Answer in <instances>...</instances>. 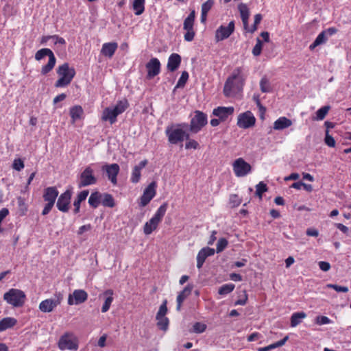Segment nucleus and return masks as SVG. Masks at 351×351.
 <instances>
[{
  "label": "nucleus",
  "instance_id": "3c124183",
  "mask_svg": "<svg viewBox=\"0 0 351 351\" xmlns=\"http://www.w3.org/2000/svg\"><path fill=\"white\" fill-rule=\"evenodd\" d=\"M327 287L328 288L333 289L337 292L347 293L349 290L348 287L340 286V285H335V284H328V285H327Z\"/></svg>",
  "mask_w": 351,
  "mask_h": 351
},
{
  "label": "nucleus",
  "instance_id": "5701e85b",
  "mask_svg": "<svg viewBox=\"0 0 351 351\" xmlns=\"http://www.w3.org/2000/svg\"><path fill=\"white\" fill-rule=\"evenodd\" d=\"M58 191L54 186L47 187L45 189L43 198L44 200L49 202L55 203L56 199L58 195Z\"/></svg>",
  "mask_w": 351,
  "mask_h": 351
},
{
  "label": "nucleus",
  "instance_id": "8fccbe9b",
  "mask_svg": "<svg viewBox=\"0 0 351 351\" xmlns=\"http://www.w3.org/2000/svg\"><path fill=\"white\" fill-rule=\"evenodd\" d=\"M186 140L187 141V142L185 144V148L186 149H196L198 148L199 143L196 141H195L193 139H191L189 135V139H186Z\"/></svg>",
  "mask_w": 351,
  "mask_h": 351
},
{
  "label": "nucleus",
  "instance_id": "79ce46f5",
  "mask_svg": "<svg viewBox=\"0 0 351 351\" xmlns=\"http://www.w3.org/2000/svg\"><path fill=\"white\" fill-rule=\"evenodd\" d=\"M262 19L263 16L261 14H256L254 16V22L253 25L250 28L248 27L246 31L250 33H254V32H256L257 30V25L261 23Z\"/></svg>",
  "mask_w": 351,
  "mask_h": 351
},
{
  "label": "nucleus",
  "instance_id": "4d7b16f0",
  "mask_svg": "<svg viewBox=\"0 0 351 351\" xmlns=\"http://www.w3.org/2000/svg\"><path fill=\"white\" fill-rule=\"evenodd\" d=\"M206 328V326L204 324L200 322H196L193 325V331L197 333L203 332Z\"/></svg>",
  "mask_w": 351,
  "mask_h": 351
},
{
  "label": "nucleus",
  "instance_id": "c03bdc74",
  "mask_svg": "<svg viewBox=\"0 0 351 351\" xmlns=\"http://www.w3.org/2000/svg\"><path fill=\"white\" fill-rule=\"evenodd\" d=\"M256 195H258L261 199L262 198L263 193L267 191V185L263 182H260L256 186Z\"/></svg>",
  "mask_w": 351,
  "mask_h": 351
},
{
  "label": "nucleus",
  "instance_id": "6ab92c4d",
  "mask_svg": "<svg viewBox=\"0 0 351 351\" xmlns=\"http://www.w3.org/2000/svg\"><path fill=\"white\" fill-rule=\"evenodd\" d=\"M118 115V113L115 112L112 107H108L102 112L101 120L108 121L111 125H112L117 121V117Z\"/></svg>",
  "mask_w": 351,
  "mask_h": 351
},
{
  "label": "nucleus",
  "instance_id": "393cba45",
  "mask_svg": "<svg viewBox=\"0 0 351 351\" xmlns=\"http://www.w3.org/2000/svg\"><path fill=\"white\" fill-rule=\"evenodd\" d=\"M118 47L117 43H106L102 45L101 53L108 57H112Z\"/></svg>",
  "mask_w": 351,
  "mask_h": 351
},
{
  "label": "nucleus",
  "instance_id": "ddd939ff",
  "mask_svg": "<svg viewBox=\"0 0 351 351\" xmlns=\"http://www.w3.org/2000/svg\"><path fill=\"white\" fill-rule=\"evenodd\" d=\"M234 31V21H231L228 26L221 25L216 31L215 38L217 41L228 38Z\"/></svg>",
  "mask_w": 351,
  "mask_h": 351
},
{
  "label": "nucleus",
  "instance_id": "cd10ccee",
  "mask_svg": "<svg viewBox=\"0 0 351 351\" xmlns=\"http://www.w3.org/2000/svg\"><path fill=\"white\" fill-rule=\"evenodd\" d=\"M195 18V12L192 10L184 21L183 28L184 30H194L193 25Z\"/></svg>",
  "mask_w": 351,
  "mask_h": 351
},
{
  "label": "nucleus",
  "instance_id": "c85d7f7f",
  "mask_svg": "<svg viewBox=\"0 0 351 351\" xmlns=\"http://www.w3.org/2000/svg\"><path fill=\"white\" fill-rule=\"evenodd\" d=\"M16 323L13 317H5L0 321V332L4 331L14 326Z\"/></svg>",
  "mask_w": 351,
  "mask_h": 351
},
{
  "label": "nucleus",
  "instance_id": "864d4df0",
  "mask_svg": "<svg viewBox=\"0 0 351 351\" xmlns=\"http://www.w3.org/2000/svg\"><path fill=\"white\" fill-rule=\"evenodd\" d=\"M324 141L325 143L330 147H334L335 146V141L334 138L329 134L328 130H326V132Z\"/></svg>",
  "mask_w": 351,
  "mask_h": 351
},
{
  "label": "nucleus",
  "instance_id": "680f3d73",
  "mask_svg": "<svg viewBox=\"0 0 351 351\" xmlns=\"http://www.w3.org/2000/svg\"><path fill=\"white\" fill-rule=\"evenodd\" d=\"M318 265H319L320 269L324 271H328L330 269V265L328 262L319 261Z\"/></svg>",
  "mask_w": 351,
  "mask_h": 351
},
{
  "label": "nucleus",
  "instance_id": "4468645a",
  "mask_svg": "<svg viewBox=\"0 0 351 351\" xmlns=\"http://www.w3.org/2000/svg\"><path fill=\"white\" fill-rule=\"evenodd\" d=\"M88 294L82 289H76L73 293L69 294L68 298V304L69 305H77L83 303L87 300Z\"/></svg>",
  "mask_w": 351,
  "mask_h": 351
},
{
  "label": "nucleus",
  "instance_id": "de8ad7c7",
  "mask_svg": "<svg viewBox=\"0 0 351 351\" xmlns=\"http://www.w3.org/2000/svg\"><path fill=\"white\" fill-rule=\"evenodd\" d=\"M228 245V241L224 238L219 239L217 243L216 251L217 253L222 252Z\"/></svg>",
  "mask_w": 351,
  "mask_h": 351
},
{
  "label": "nucleus",
  "instance_id": "1a4fd4ad",
  "mask_svg": "<svg viewBox=\"0 0 351 351\" xmlns=\"http://www.w3.org/2000/svg\"><path fill=\"white\" fill-rule=\"evenodd\" d=\"M97 182V178L93 174V170L90 167H87L80 174V180L78 183V187L82 188L89 185L95 184Z\"/></svg>",
  "mask_w": 351,
  "mask_h": 351
},
{
  "label": "nucleus",
  "instance_id": "f8f14e48",
  "mask_svg": "<svg viewBox=\"0 0 351 351\" xmlns=\"http://www.w3.org/2000/svg\"><path fill=\"white\" fill-rule=\"evenodd\" d=\"M156 182H152L144 190L139 203L141 206L144 207L147 206L156 195Z\"/></svg>",
  "mask_w": 351,
  "mask_h": 351
},
{
  "label": "nucleus",
  "instance_id": "20e7f679",
  "mask_svg": "<svg viewBox=\"0 0 351 351\" xmlns=\"http://www.w3.org/2000/svg\"><path fill=\"white\" fill-rule=\"evenodd\" d=\"M57 73L59 79L55 84L56 87H64L71 83L75 71L73 67H58Z\"/></svg>",
  "mask_w": 351,
  "mask_h": 351
},
{
  "label": "nucleus",
  "instance_id": "412c9836",
  "mask_svg": "<svg viewBox=\"0 0 351 351\" xmlns=\"http://www.w3.org/2000/svg\"><path fill=\"white\" fill-rule=\"evenodd\" d=\"M193 289V285H188L184 287V289L179 293L177 296V311H180L181 308L182 304L183 301L191 294Z\"/></svg>",
  "mask_w": 351,
  "mask_h": 351
},
{
  "label": "nucleus",
  "instance_id": "dca6fc26",
  "mask_svg": "<svg viewBox=\"0 0 351 351\" xmlns=\"http://www.w3.org/2000/svg\"><path fill=\"white\" fill-rule=\"evenodd\" d=\"M71 197V192L69 190L61 194L58 199L56 206L62 212H67Z\"/></svg>",
  "mask_w": 351,
  "mask_h": 351
},
{
  "label": "nucleus",
  "instance_id": "f704fd0d",
  "mask_svg": "<svg viewBox=\"0 0 351 351\" xmlns=\"http://www.w3.org/2000/svg\"><path fill=\"white\" fill-rule=\"evenodd\" d=\"M129 104L126 99L121 100L117 103V104L112 107L118 114H122L128 107Z\"/></svg>",
  "mask_w": 351,
  "mask_h": 351
},
{
  "label": "nucleus",
  "instance_id": "f3484780",
  "mask_svg": "<svg viewBox=\"0 0 351 351\" xmlns=\"http://www.w3.org/2000/svg\"><path fill=\"white\" fill-rule=\"evenodd\" d=\"M234 108L232 106H219L213 111V114L217 117L221 121H226L229 116L233 114Z\"/></svg>",
  "mask_w": 351,
  "mask_h": 351
},
{
  "label": "nucleus",
  "instance_id": "c756f323",
  "mask_svg": "<svg viewBox=\"0 0 351 351\" xmlns=\"http://www.w3.org/2000/svg\"><path fill=\"white\" fill-rule=\"evenodd\" d=\"M306 317L304 312H297L292 314L291 317V326L295 327L302 322V320Z\"/></svg>",
  "mask_w": 351,
  "mask_h": 351
},
{
  "label": "nucleus",
  "instance_id": "e433bc0d",
  "mask_svg": "<svg viewBox=\"0 0 351 351\" xmlns=\"http://www.w3.org/2000/svg\"><path fill=\"white\" fill-rule=\"evenodd\" d=\"M82 113L83 110L82 107L80 106H75L71 108L70 110V115L73 122L75 121L77 119H79L81 117Z\"/></svg>",
  "mask_w": 351,
  "mask_h": 351
},
{
  "label": "nucleus",
  "instance_id": "4c0bfd02",
  "mask_svg": "<svg viewBox=\"0 0 351 351\" xmlns=\"http://www.w3.org/2000/svg\"><path fill=\"white\" fill-rule=\"evenodd\" d=\"M167 209V204L164 203L158 208V209L157 210L156 213H155V215H154V217L152 218H154L156 220H157L158 221L160 222L162 217L165 215Z\"/></svg>",
  "mask_w": 351,
  "mask_h": 351
},
{
  "label": "nucleus",
  "instance_id": "a878e982",
  "mask_svg": "<svg viewBox=\"0 0 351 351\" xmlns=\"http://www.w3.org/2000/svg\"><path fill=\"white\" fill-rule=\"evenodd\" d=\"M292 121L285 117H281L278 119L274 123V129L276 130H282L290 127Z\"/></svg>",
  "mask_w": 351,
  "mask_h": 351
},
{
  "label": "nucleus",
  "instance_id": "a18cd8bd",
  "mask_svg": "<svg viewBox=\"0 0 351 351\" xmlns=\"http://www.w3.org/2000/svg\"><path fill=\"white\" fill-rule=\"evenodd\" d=\"M207 258L206 255H205L204 250H200L197 256V268H201Z\"/></svg>",
  "mask_w": 351,
  "mask_h": 351
},
{
  "label": "nucleus",
  "instance_id": "09e8293b",
  "mask_svg": "<svg viewBox=\"0 0 351 351\" xmlns=\"http://www.w3.org/2000/svg\"><path fill=\"white\" fill-rule=\"evenodd\" d=\"M315 322L316 324L321 326L331 323V320L326 316H317Z\"/></svg>",
  "mask_w": 351,
  "mask_h": 351
},
{
  "label": "nucleus",
  "instance_id": "bf43d9fd",
  "mask_svg": "<svg viewBox=\"0 0 351 351\" xmlns=\"http://www.w3.org/2000/svg\"><path fill=\"white\" fill-rule=\"evenodd\" d=\"M195 32L194 30H186L184 38L186 41L190 42L194 39Z\"/></svg>",
  "mask_w": 351,
  "mask_h": 351
},
{
  "label": "nucleus",
  "instance_id": "39448f33",
  "mask_svg": "<svg viewBox=\"0 0 351 351\" xmlns=\"http://www.w3.org/2000/svg\"><path fill=\"white\" fill-rule=\"evenodd\" d=\"M58 348L61 350H77L78 343L76 337L71 332H66L62 335L58 341Z\"/></svg>",
  "mask_w": 351,
  "mask_h": 351
},
{
  "label": "nucleus",
  "instance_id": "603ef678",
  "mask_svg": "<svg viewBox=\"0 0 351 351\" xmlns=\"http://www.w3.org/2000/svg\"><path fill=\"white\" fill-rule=\"evenodd\" d=\"M215 3L214 0H207L202 5L201 11L208 13Z\"/></svg>",
  "mask_w": 351,
  "mask_h": 351
},
{
  "label": "nucleus",
  "instance_id": "a211bd4d",
  "mask_svg": "<svg viewBox=\"0 0 351 351\" xmlns=\"http://www.w3.org/2000/svg\"><path fill=\"white\" fill-rule=\"evenodd\" d=\"M119 169V166L116 163L106 165L102 167V170L106 171L108 179L113 184H116L117 182V176Z\"/></svg>",
  "mask_w": 351,
  "mask_h": 351
},
{
  "label": "nucleus",
  "instance_id": "c9c22d12",
  "mask_svg": "<svg viewBox=\"0 0 351 351\" xmlns=\"http://www.w3.org/2000/svg\"><path fill=\"white\" fill-rule=\"evenodd\" d=\"M101 203L104 206L112 208L114 206V202L112 196L108 193L101 194Z\"/></svg>",
  "mask_w": 351,
  "mask_h": 351
},
{
  "label": "nucleus",
  "instance_id": "5fc2aeb1",
  "mask_svg": "<svg viewBox=\"0 0 351 351\" xmlns=\"http://www.w3.org/2000/svg\"><path fill=\"white\" fill-rule=\"evenodd\" d=\"M262 45H263V43H262L261 40L259 38H258L256 44L255 45V46L254 47L253 50H252V53L255 56H257L261 54V50H262Z\"/></svg>",
  "mask_w": 351,
  "mask_h": 351
},
{
  "label": "nucleus",
  "instance_id": "ea45409f",
  "mask_svg": "<svg viewBox=\"0 0 351 351\" xmlns=\"http://www.w3.org/2000/svg\"><path fill=\"white\" fill-rule=\"evenodd\" d=\"M181 62V57L178 53H172L168 60L167 66H179Z\"/></svg>",
  "mask_w": 351,
  "mask_h": 351
},
{
  "label": "nucleus",
  "instance_id": "473e14b6",
  "mask_svg": "<svg viewBox=\"0 0 351 351\" xmlns=\"http://www.w3.org/2000/svg\"><path fill=\"white\" fill-rule=\"evenodd\" d=\"M101 193L95 192L91 193L88 198V204L93 208H97L101 203Z\"/></svg>",
  "mask_w": 351,
  "mask_h": 351
},
{
  "label": "nucleus",
  "instance_id": "423d86ee",
  "mask_svg": "<svg viewBox=\"0 0 351 351\" xmlns=\"http://www.w3.org/2000/svg\"><path fill=\"white\" fill-rule=\"evenodd\" d=\"M207 116L205 113L196 110L195 115L190 121L189 130L192 133L196 134L207 124Z\"/></svg>",
  "mask_w": 351,
  "mask_h": 351
},
{
  "label": "nucleus",
  "instance_id": "0e129e2a",
  "mask_svg": "<svg viewBox=\"0 0 351 351\" xmlns=\"http://www.w3.org/2000/svg\"><path fill=\"white\" fill-rule=\"evenodd\" d=\"M261 337V334H259L258 332H254V333L251 334L250 336H248L247 341H256V340L260 339Z\"/></svg>",
  "mask_w": 351,
  "mask_h": 351
},
{
  "label": "nucleus",
  "instance_id": "9b49d317",
  "mask_svg": "<svg viewBox=\"0 0 351 351\" xmlns=\"http://www.w3.org/2000/svg\"><path fill=\"white\" fill-rule=\"evenodd\" d=\"M256 119L250 111L240 114L237 118V125L240 128L247 129L255 125Z\"/></svg>",
  "mask_w": 351,
  "mask_h": 351
},
{
  "label": "nucleus",
  "instance_id": "13d9d810",
  "mask_svg": "<svg viewBox=\"0 0 351 351\" xmlns=\"http://www.w3.org/2000/svg\"><path fill=\"white\" fill-rule=\"evenodd\" d=\"M13 168L16 171H21L24 168V163L21 159H15L13 162Z\"/></svg>",
  "mask_w": 351,
  "mask_h": 351
},
{
  "label": "nucleus",
  "instance_id": "052dcab7",
  "mask_svg": "<svg viewBox=\"0 0 351 351\" xmlns=\"http://www.w3.org/2000/svg\"><path fill=\"white\" fill-rule=\"evenodd\" d=\"M230 204H232V206L233 207L237 206L241 204V199L237 195H231L230 198Z\"/></svg>",
  "mask_w": 351,
  "mask_h": 351
},
{
  "label": "nucleus",
  "instance_id": "72a5a7b5",
  "mask_svg": "<svg viewBox=\"0 0 351 351\" xmlns=\"http://www.w3.org/2000/svg\"><path fill=\"white\" fill-rule=\"evenodd\" d=\"M327 38L326 37L325 32H322L318 34L314 42L310 45L311 49H315L316 47L324 44L326 42Z\"/></svg>",
  "mask_w": 351,
  "mask_h": 351
},
{
  "label": "nucleus",
  "instance_id": "338daca9",
  "mask_svg": "<svg viewBox=\"0 0 351 351\" xmlns=\"http://www.w3.org/2000/svg\"><path fill=\"white\" fill-rule=\"evenodd\" d=\"M300 178V175L298 173H292L289 176L285 178V181L288 180H297Z\"/></svg>",
  "mask_w": 351,
  "mask_h": 351
},
{
  "label": "nucleus",
  "instance_id": "6e6552de",
  "mask_svg": "<svg viewBox=\"0 0 351 351\" xmlns=\"http://www.w3.org/2000/svg\"><path fill=\"white\" fill-rule=\"evenodd\" d=\"M167 303L166 300L163 301L156 317L158 327L164 331L167 330L169 326V319L165 316L167 313Z\"/></svg>",
  "mask_w": 351,
  "mask_h": 351
},
{
  "label": "nucleus",
  "instance_id": "aec40b11",
  "mask_svg": "<svg viewBox=\"0 0 351 351\" xmlns=\"http://www.w3.org/2000/svg\"><path fill=\"white\" fill-rule=\"evenodd\" d=\"M147 164V160H144L139 162L138 165H136L132 170L131 175V182L133 183H137L139 182L141 178V171Z\"/></svg>",
  "mask_w": 351,
  "mask_h": 351
},
{
  "label": "nucleus",
  "instance_id": "7c9ffc66",
  "mask_svg": "<svg viewBox=\"0 0 351 351\" xmlns=\"http://www.w3.org/2000/svg\"><path fill=\"white\" fill-rule=\"evenodd\" d=\"M145 0H134L132 3V9L135 15H141L145 11Z\"/></svg>",
  "mask_w": 351,
  "mask_h": 351
},
{
  "label": "nucleus",
  "instance_id": "774afa93",
  "mask_svg": "<svg viewBox=\"0 0 351 351\" xmlns=\"http://www.w3.org/2000/svg\"><path fill=\"white\" fill-rule=\"evenodd\" d=\"M107 335L106 334L103 335L98 341V346L100 348H104L106 346V341Z\"/></svg>",
  "mask_w": 351,
  "mask_h": 351
},
{
  "label": "nucleus",
  "instance_id": "bb28decb",
  "mask_svg": "<svg viewBox=\"0 0 351 351\" xmlns=\"http://www.w3.org/2000/svg\"><path fill=\"white\" fill-rule=\"evenodd\" d=\"M89 192L88 190H84L81 191L77 199L73 202V206H75L74 213H77L80 211V204L82 201L85 200L88 195Z\"/></svg>",
  "mask_w": 351,
  "mask_h": 351
},
{
  "label": "nucleus",
  "instance_id": "a19ab883",
  "mask_svg": "<svg viewBox=\"0 0 351 351\" xmlns=\"http://www.w3.org/2000/svg\"><path fill=\"white\" fill-rule=\"evenodd\" d=\"M234 287L235 286L234 284H226L219 289L218 293L220 295H226L231 293L234 290Z\"/></svg>",
  "mask_w": 351,
  "mask_h": 351
},
{
  "label": "nucleus",
  "instance_id": "37998d69",
  "mask_svg": "<svg viewBox=\"0 0 351 351\" xmlns=\"http://www.w3.org/2000/svg\"><path fill=\"white\" fill-rule=\"evenodd\" d=\"M189 78V74L186 71L182 72L180 79L178 80L176 88H182L184 86Z\"/></svg>",
  "mask_w": 351,
  "mask_h": 351
},
{
  "label": "nucleus",
  "instance_id": "9d476101",
  "mask_svg": "<svg viewBox=\"0 0 351 351\" xmlns=\"http://www.w3.org/2000/svg\"><path fill=\"white\" fill-rule=\"evenodd\" d=\"M233 171L237 177L245 176L251 171V165L243 158L237 159L233 163Z\"/></svg>",
  "mask_w": 351,
  "mask_h": 351
},
{
  "label": "nucleus",
  "instance_id": "2eb2a0df",
  "mask_svg": "<svg viewBox=\"0 0 351 351\" xmlns=\"http://www.w3.org/2000/svg\"><path fill=\"white\" fill-rule=\"evenodd\" d=\"M46 57L49 58V61L45 66H55L56 59L51 49L48 48H43L38 50L35 54V58L37 60H43Z\"/></svg>",
  "mask_w": 351,
  "mask_h": 351
},
{
  "label": "nucleus",
  "instance_id": "58836bf2",
  "mask_svg": "<svg viewBox=\"0 0 351 351\" xmlns=\"http://www.w3.org/2000/svg\"><path fill=\"white\" fill-rule=\"evenodd\" d=\"M329 110L330 107L328 106L322 107L316 112V117L314 119L317 121L323 120L328 114Z\"/></svg>",
  "mask_w": 351,
  "mask_h": 351
},
{
  "label": "nucleus",
  "instance_id": "7ed1b4c3",
  "mask_svg": "<svg viewBox=\"0 0 351 351\" xmlns=\"http://www.w3.org/2000/svg\"><path fill=\"white\" fill-rule=\"evenodd\" d=\"M3 299L14 307L22 306L25 303V293L17 289H11L3 295Z\"/></svg>",
  "mask_w": 351,
  "mask_h": 351
},
{
  "label": "nucleus",
  "instance_id": "e2e57ef3",
  "mask_svg": "<svg viewBox=\"0 0 351 351\" xmlns=\"http://www.w3.org/2000/svg\"><path fill=\"white\" fill-rule=\"evenodd\" d=\"M53 205H54L53 203L47 202V204L45 205V206L42 212V214L43 215H47L50 212L51 208H53Z\"/></svg>",
  "mask_w": 351,
  "mask_h": 351
},
{
  "label": "nucleus",
  "instance_id": "4be33fe9",
  "mask_svg": "<svg viewBox=\"0 0 351 351\" xmlns=\"http://www.w3.org/2000/svg\"><path fill=\"white\" fill-rule=\"evenodd\" d=\"M240 12L241 18L243 24V27L245 30L248 28V19L250 16V11L246 4L240 3L238 6Z\"/></svg>",
  "mask_w": 351,
  "mask_h": 351
},
{
  "label": "nucleus",
  "instance_id": "f257e3e1",
  "mask_svg": "<svg viewBox=\"0 0 351 351\" xmlns=\"http://www.w3.org/2000/svg\"><path fill=\"white\" fill-rule=\"evenodd\" d=\"M246 74L240 68L235 69L232 75L227 79L223 93L226 97H233L243 89Z\"/></svg>",
  "mask_w": 351,
  "mask_h": 351
},
{
  "label": "nucleus",
  "instance_id": "6e6d98bb",
  "mask_svg": "<svg viewBox=\"0 0 351 351\" xmlns=\"http://www.w3.org/2000/svg\"><path fill=\"white\" fill-rule=\"evenodd\" d=\"M160 73V67H148L147 77L151 79Z\"/></svg>",
  "mask_w": 351,
  "mask_h": 351
},
{
  "label": "nucleus",
  "instance_id": "2f4dec72",
  "mask_svg": "<svg viewBox=\"0 0 351 351\" xmlns=\"http://www.w3.org/2000/svg\"><path fill=\"white\" fill-rule=\"evenodd\" d=\"M160 222L154 218H152L149 221H147L144 226V233L145 234H150L154 230L156 229Z\"/></svg>",
  "mask_w": 351,
  "mask_h": 351
},
{
  "label": "nucleus",
  "instance_id": "69168bd1",
  "mask_svg": "<svg viewBox=\"0 0 351 351\" xmlns=\"http://www.w3.org/2000/svg\"><path fill=\"white\" fill-rule=\"evenodd\" d=\"M9 210L8 208H3L0 210V222H2V221L8 215Z\"/></svg>",
  "mask_w": 351,
  "mask_h": 351
},
{
  "label": "nucleus",
  "instance_id": "f03ea898",
  "mask_svg": "<svg viewBox=\"0 0 351 351\" xmlns=\"http://www.w3.org/2000/svg\"><path fill=\"white\" fill-rule=\"evenodd\" d=\"M188 124L182 123L177 125H171L166 128L165 134L168 141L171 144H177L184 139H189V133L186 132Z\"/></svg>",
  "mask_w": 351,
  "mask_h": 351
},
{
  "label": "nucleus",
  "instance_id": "0eeeda50",
  "mask_svg": "<svg viewBox=\"0 0 351 351\" xmlns=\"http://www.w3.org/2000/svg\"><path fill=\"white\" fill-rule=\"evenodd\" d=\"M62 300V295L60 293L56 294L53 298L42 301L39 304V309L44 313L51 312L60 304Z\"/></svg>",
  "mask_w": 351,
  "mask_h": 351
},
{
  "label": "nucleus",
  "instance_id": "b1692460",
  "mask_svg": "<svg viewBox=\"0 0 351 351\" xmlns=\"http://www.w3.org/2000/svg\"><path fill=\"white\" fill-rule=\"evenodd\" d=\"M104 298V303L101 307V312L106 313L107 312L113 302V291L112 289H108L104 293L102 294Z\"/></svg>",
  "mask_w": 351,
  "mask_h": 351
},
{
  "label": "nucleus",
  "instance_id": "49530a36",
  "mask_svg": "<svg viewBox=\"0 0 351 351\" xmlns=\"http://www.w3.org/2000/svg\"><path fill=\"white\" fill-rule=\"evenodd\" d=\"M261 90L263 93H268L270 91V86L268 80L263 77L260 82Z\"/></svg>",
  "mask_w": 351,
  "mask_h": 351
}]
</instances>
